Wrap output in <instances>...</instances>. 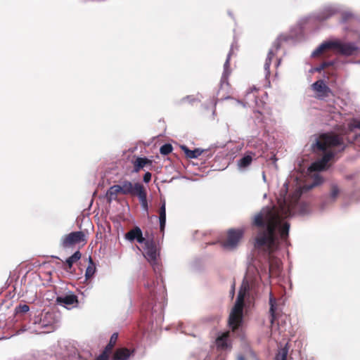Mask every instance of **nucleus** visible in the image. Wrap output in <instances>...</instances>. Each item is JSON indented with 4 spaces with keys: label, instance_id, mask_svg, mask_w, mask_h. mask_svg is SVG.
Segmentation results:
<instances>
[{
    "label": "nucleus",
    "instance_id": "6e6552de",
    "mask_svg": "<svg viewBox=\"0 0 360 360\" xmlns=\"http://www.w3.org/2000/svg\"><path fill=\"white\" fill-rule=\"evenodd\" d=\"M243 309L233 307L229 317V326L233 331L239 328L243 322Z\"/></svg>",
    "mask_w": 360,
    "mask_h": 360
},
{
    "label": "nucleus",
    "instance_id": "20e7f679",
    "mask_svg": "<svg viewBox=\"0 0 360 360\" xmlns=\"http://www.w3.org/2000/svg\"><path fill=\"white\" fill-rule=\"evenodd\" d=\"M87 243V231H73L64 235L60 241V245L63 249L72 248L77 245L82 246Z\"/></svg>",
    "mask_w": 360,
    "mask_h": 360
},
{
    "label": "nucleus",
    "instance_id": "2f4dec72",
    "mask_svg": "<svg viewBox=\"0 0 360 360\" xmlns=\"http://www.w3.org/2000/svg\"><path fill=\"white\" fill-rule=\"evenodd\" d=\"M340 193V190L336 185H333L330 188V198L332 201H335L337 197L338 196Z\"/></svg>",
    "mask_w": 360,
    "mask_h": 360
},
{
    "label": "nucleus",
    "instance_id": "bb28decb",
    "mask_svg": "<svg viewBox=\"0 0 360 360\" xmlns=\"http://www.w3.org/2000/svg\"><path fill=\"white\" fill-rule=\"evenodd\" d=\"M89 263H90V264L87 267V269L86 270V273H85V276H86V278H89L92 277L96 271L94 264L93 260L91 257H89Z\"/></svg>",
    "mask_w": 360,
    "mask_h": 360
},
{
    "label": "nucleus",
    "instance_id": "c85d7f7f",
    "mask_svg": "<svg viewBox=\"0 0 360 360\" xmlns=\"http://www.w3.org/2000/svg\"><path fill=\"white\" fill-rule=\"evenodd\" d=\"M288 349L287 347L282 348L276 356V360H287Z\"/></svg>",
    "mask_w": 360,
    "mask_h": 360
},
{
    "label": "nucleus",
    "instance_id": "79ce46f5",
    "mask_svg": "<svg viewBox=\"0 0 360 360\" xmlns=\"http://www.w3.org/2000/svg\"><path fill=\"white\" fill-rule=\"evenodd\" d=\"M253 91H257V89L255 86L250 88V90H248L247 92V96L250 93L253 92Z\"/></svg>",
    "mask_w": 360,
    "mask_h": 360
},
{
    "label": "nucleus",
    "instance_id": "ddd939ff",
    "mask_svg": "<svg viewBox=\"0 0 360 360\" xmlns=\"http://www.w3.org/2000/svg\"><path fill=\"white\" fill-rule=\"evenodd\" d=\"M125 238L129 241L136 240L139 243H143L147 239L143 237L141 229L135 226L125 234Z\"/></svg>",
    "mask_w": 360,
    "mask_h": 360
},
{
    "label": "nucleus",
    "instance_id": "f8f14e48",
    "mask_svg": "<svg viewBox=\"0 0 360 360\" xmlns=\"http://www.w3.org/2000/svg\"><path fill=\"white\" fill-rule=\"evenodd\" d=\"M254 160H256V153L252 151H247L243 156L238 160V168L240 170H245L251 165Z\"/></svg>",
    "mask_w": 360,
    "mask_h": 360
},
{
    "label": "nucleus",
    "instance_id": "dca6fc26",
    "mask_svg": "<svg viewBox=\"0 0 360 360\" xmlns=\"http://www.w3.org/2000/svg\"><path fill=\"white\" fill-rule=\"evenodd\" d=\"M131 354V352L125 347L118 348L112 356V360H127Z\"/></svg>",
    "mask_w": 360,
    "mask_h": 360
},
{
    "label": "nucleus",
    "instance_id": "ea45409f",
    "mask_svg": "<svg viewBox=\"0 0 360 360\" xmlns=\"http://www.w3.org/2000/svg\"><path fill=\"white\" fill-rule=\"evenodd\" d=\"M96 360H109V356L102 352L98 356L96 357Z\"/></svg>",
    "mask_w": 360,
    "mask_h": 360
},
{
    "label": "nucleus",
    "instance_id": "393cba45",
    "mask_svg": "<svg viewBox=\"0 0 360 360\" xmlns=\"http://www.w3.org/2000/svg\"><path fill=\"white\" fill-rule=\"evenodd\" d=\"M279 262L278 260L271 259L269 261V274L270 276H276L279 272Z\"/></svg>",
    "mask_w": 360,
    "mask_h": 360
},
{
    "label": "nucleus",
    "instance_id": "412c9836",
    "mask_svg": "<svg viewBox=\"0 0 360 360\" xmlns=\"http://www.w3.org/2000/svg\"><path fill=\"white\" fill-rule=\"evenodd\" d=\"M181 149L184 152L186 158H197L200 156L203 152V150L200 148H195L194 150H190L186 146H182Z\"/></svg>",
    "mask_w": 360,
    "mask_h": 360
},
{
    "label": "nucleus",
    "instance_id": "39448f33",
    "mask_svg": "<svg viewBox=\"0 0 360 360\" xmlns=\"http://www.w3.org/2000/svg\"><path fill=\"white\" fill-rule=\"evenodd\" d=\"M243 235V229H230L227 231L226 238L220 241L221 246L226 250H233L238 245Z\"/></svg>",
    "mask_w": 360,
    "mask_h": 360
},
{
    "label": "nucleus",
    "instance_id": "a211bd4d",
    "mask_svg": "<svg viewBox=\"0 0 360 360\" xmlns=\"http://www.w3.org/2000/svg\"><path fill=\"white\" fill-rule=\"evenodd\" d=\"M160 229L161 232H164L166 224V202L165 200H161V206L159 210Z\"/></svg>",
    "mask_w": 360,
    "mask_h": 360
},
{
    "label": "nucleus",
    "instance_id": "6ab92c4d",
    "mask_svg": "<svg viewBox=\"0 0 360 360\" xmlns=\"http://www.w3.org/2000/svg\"><path fill=\"white\" fill-rule=\"evenodd\" d=\"M278 49H279V44H277L276 46V50L274 51V50L271 49V50H269V51L267 54V57L266 58V61H265V63L264 65L266 77H268L270 75V73H271L270 72V66L271 64V61H272L273 58H274V56H276V51Z\"/></svg>",
    "mask_w": 360,
    "mask_h": 360
},
{
    "label": "nucleus",
    "instance_id": "0eeeda50",
    "mask_svg": "<svg viewBox=\"0 0 360 360\" xmlns=\"http://www.w3.org/2000/svg\"><path fill=\"white\" fill-rule=\"evenodd\" d=\"M335 156V153L333 151H327L324 153L323 157L313 162L309 167L310 172H321L326 170L328 168V163Z\"/></svg>",
    "mask_w": 360,
    "mask_h": 360
},
{
    "label": "nucleus",
    "instance_id": "cd10ccee",
    "mask_svg": "<svg viewBox=\"0 0 360 360\" xmlns=\"http://www.w3.org/2000/svg\"><path fill=\"white\" fill-rule=\"evenodd\" d=\"M30 310V307L26 304H20L18 306H17L15 309V312L17 316L20 314H24L27 312H28Z\"/></svg>",
    "mask_w": 360,
    "mask_h": 360
},
{
    "label": "nucleus",
    "instance_id": "7c9ffc66",
    "mask_svg": "<svg viewBox=\"0 0 360 360\" xmlns=\"http://www.w3.org/2000/svg\"><path fill=\"white\" fill-rule=\"evenodd\" d=\"M269 304H270V309L269 313L271 316V322L274 321L275 319V304H276V300L273 297H270L269 299Z\"/></svg>",
    "mask_w": 360,
    "mask_h": 360
},
{
    "label": "nucleus",
    "instance_id": "c756f323",
    "mask_svg": "<svg viewBox=\"0 0 360 360\" xmlns=\"http://www.w3.org/2000/svg\"><path fill=\"white\" fill-rule=\"evenodd\" d=\"M172 146L169 143H165L160 148V152L162 155H167L172 153Z\"/></svg>",
    "mask_w": 360,
    "mask_h": 360
},
{
    "label": "nucleus",
    "instance_id": "c03bdc74",
    "mask_svg": "<svg viewBox=\"0 0 360 360\" xmlns=\"http://www.w3.org/2000/svg\"><path fill=\"white\" fill-rule=\"evenodd\" d=\"M238 360H245V359L243 356H239Z\"/></svg>",
    "mask_w": 360,
    "mask_h": 360
},
{
    "label": "nucleus",
    "instance_id": "5701e85b",
    "mask_svg": "<svg viewBox=\"0 0 360 360\" xmlns=\"http://www.w3.org/2000/svg\"><path fill=\"white\" fill-rule=\"evenodd\" d=\"M232 53V51L231 50L227 56V58L224 65V72L221 77V82H226L229 75L231 74L230 69V58Z\"/></svg>",
    "mask_w": 360,
    "mask_h": 360
},
{
    "label": "nucleus",
    "instance_id": "f257e3e1",
    "mask_svg": "<svg viewBox=\"0 0 360 360\" xmlns=\"http://www.w3.org/2000/svg\"><path fill=\"white\" fill-rule=\"evenodd\" d=\"M289 210L285 207H272L262 209L255 216L252 224L259 229L255 239L256 248L266 247L269 253L272 252L278 245L277 229L281 239H287L290 224L288 222L282 224V213L287 214Z\"/></svg>",
    "mask_w": 360,
    "mask_h": 360
},
{
    "label": "nucleus",
    "instance_id": "423d86ee",
    "mask_svg": "<svg viewBox=\"0 0 360 360\" xmlns=\"http://www.w3.org/2000/svg\"><path fill=\"white\" fill-rule=\"evenodd\" d=\"M144 257L150 262L154 270L159 268L158 257L160 255L159 249L153 238L147 239L144 243Z\"/></svg>",
    "mask_w": 360,
    "mask_h": 360
},
{
    "label": "nucleus",
    "instance_id": "9b49d317",
    "mask_svg": "<svg viewBox=\"0 0 360 360\" xmlns=\"http://www.w3.org/2000/svg\"><path fill=\"white\" fill-rule=\"evenodd\" d=\"M52 314L46 313L42 319H39L38 323L39 330H36L37 333H49L53 329L52 324Z\"/></svg>",
    "mask_w": 360,
    "mask_h": 360
},
{
    "label": "nucleus",
    "instance_id": "4468645a",
    "mask_svg": "<svg viewBox=\"0 0 360 360\" xmlns=\"http://www.w3.org/2000/svg\"><path fill=\"white\" fill-rule=\"evenodd\" d=\"M82 257L81 252L77 250L72 255L69 257L65 262H63V268L67 272H72V266L75 263L78 262Z\"/></svg>",
    "mask_w": 360,
    "mask_h": 360
},
{
    "label": "nucleus",
    "instance_id": "b1692460",
    "mask_svg": "<svg viewBox=\"0 0 360 360\" xmlns=\"http://www.w3.org/2000/svg\"><path fill=\"white\" fill-rule=\"evenodd\" d=\"M229 337V333H224L221 335L216 339L217 347L219 349H224L228 347L227 340Z\"/></svg>",
    "mask_w": 360,
    "mask_h": 360
},
{
    "label": "nucleus",
    "instance_id": "a19ab883",
    "mask_svg": "<svg viewBox=\"0 0 360 360\" xmlns=\"http://www.w3.org/2000/svg\"><path fill=\"white\" fill-rule=\"evenodd\" d=\"M321 181H322V179H321V177H320V176H316V178H315V183H314V185H318V184H321Z\"/></svg>",
    "mask_w": 360,
    "mask_h": 360
},
{
    "label": "nucleus",
    "instance_id": "2eb2a0df",
    "mask_svg": "<svg viewBox=\"0 0 360 360\" xmlns=\"http://www.w3.org/2000/svg\"><path fill=\"white\" fill-rule=\"evenodd\" d=\"M57 304H62L64 307L73 305L78 302L77 297L74 294L66 295L65 296L57 297Z\"/></svg>",
    "mask_w": 360,
    "mask_h": 360
},
{
    "label": "nucleus",
    "instance_id": "a18cd8bd",
    "mask_svg": "<svg viewBox=\"0 0 360 360\" xmlns=\"http://www.w3.org/2000/svg\"><path fill=\"white\" fill-rule=\"evenodd\" d=\"M34 324H37V320H35V321H34Z\"/></svg>",
    "mask_w": 360,
    "mask_h": 360
},
{
    "label": "nucleus",
    "instance_id": "72a5a7b5",
    "mask_svg": "<svg viewBox=\"0 0 360 360\" xmlns=\"http://www.w3.org/2000/svg\"><path fill=\"white\" fill-rule=\"evenodd\" d=\"M333 15V13L330 10L325 11L319 18L321 20H326Z\"/></svg>",
    "mask_w": 360,
    "mask_h": 360
},
{
    "label": "nucleus",
    "instance_id": "473e14b6",
    "mask_svg": "<svg viewBox=\"0 0 360 360\" xmlns=\"http://www.w3.org/2000/svg\"><path fill=\"white\" fill-rule=\"evenodd\" d=\"M333 65V62H323L322 63L320 64V65L319 67H317L316 68V70L317 72H320L322 70H323L324 69H326V68L331 66Z\"/></svg>",
    "mask_w": 360,
    "mask_h": 360
},
{
    "label": "nucleus",
    "instance_id": "1a4fd4ad",
    "mask_svg": "<svg viewBox=\"0 0 360 360\" xmlns=\"http://www.w3.org/2000/svg\"><path fill=\"white\" fill-rule=\"evenodd\" d=\"M311 89L316 92V98L323 100L329 96L330 89L325 84L323 80L319 79L311 84Z\"/></svg>",
    "mask_w": 360,
    "mask_h": 360
},
{
    "label": "nucleus",
    "instance_id": "f3484780",
    "mask_svg": "<svg viewBox=\"0 0 360 360\" xmlns=\"http://www.w3.org/2000/svg\"><path fill=\"white\" fill-rule=\"evenodd\" d=\"M122 194V188L120 184L113 185L110 187L106 193V198L109 202L116 200L117 195Z\"/></svg>",
    "mask_w": 360,
    "mask_h": 360
},
{
    "label": "nucleus",
    "instance_id": "aec40b11",
    "mask_svg": "<svg viewBox=\"0 0 360 360\" xmlns=\"http://www.w3.org/2000/svg\"><path fill=\"white\" fill-rule=\"evenodd\" d=\"M152 161L146 158H137L134 162V172H139L146 165H151Z\"/></svg>",
    "mask_w": 360,
    "mask_h": 360
},
{
    "label": "nucleus",
    "instance_id": "4be33fe9",
    "mask_svg": "<svg viewBox=\"0 0 360 360\" xmlns=\"http://www.w3.org/2000/svg\"><path fill=\"white\" fill-rule=\"evenodd\" d=\"M139 189L140 190L139 191V193L136 195L138 196L143 209L146 211H148V206L147 193H146V189H145L144 186L139 187Z\"/></svg>",
    "mask_w": 360,
    "mask_h": 360
},
{
    "label": "nucleus",
    "instance_id": "9d476101",
    "mask_svg": "<svg viewBox=\"0 0 360 360\" xmlns=\"http://www.w3.org/2000/svg\"><path fill=\"white\" fill-rule=\"evenodd\" d=\"M122 188V195H136L138 193L139 187H143L140 183L132 184L131 181L125 180L120 184Z\"/></svg>",
    "mask_w": 360,
    "mask_h": 360
},
{
    "label": "nucleus",
    "instance_id": "58836bf2",
    "mask_svg": "<svg viewBox=\"0 0 360 360\" xmlns=\"http://www.w3.org/2000/svg\"><path fill=\"white\" fill-rule=\"evenodd\" d=\"M360 129V122L358 121V122H355L354 123L352 124L349 125V130L350 131H352L354 130V129Z\"/></svg>",
    "mask_w": 360,
    "mask_h": 360
},
{
    "label": "nucleus",
    "instance_id": "f03ea898",
    "mask_svg": "<svg viewBox=\"0 0 360 360\" xmlns=\"http://www.w3.org/2000/svg\"><path fill=\"white\" fill-rule=\"evenodd\" d=\"M315 146L320 151H326L336 147H341L342 150H344L346 148L344 134L333 131L321 134L316 139Z\"/></svg>",
    "mask_w": 360,
    "mask_h": 360
},
{
    "label": "nucleus",
    "instance_id": "c9c22d12",
    "mask_svg": "<svg viewBox=\"0 0 360 360\" xmlns=\"http://www.w3.org/2000/svg\"><path fill=\"white\" fill-rule=\"evenodd\" d=\"M114 347H115L114 345L108 343L105 346V347L104 348V349H103V351L102 352L105 353L108 356H110V354H111Z\"/></svg>",
    "mask_w": 360,
    "mask_h": 360
},
{
    "label": "nucleus",
    "instance_id": "4c0bfd02",
    "mask_svg": "<svg viewBox=\"0 0 360 360\" xmlns=\"http://www.w3.org/2000/svg\"><path fill=\"white\" fill-rule=\"evenodd\" d=\"M151 173L149 172H147L146 173H145V174L143 175V180L145 183H148L151 180Z\"/></svg>",
    "mask_w": 360,
    "mask_h": 360
},
{
    "label": "nucleus",
    "instance_id": "e433bc0d",
    "mask_svg": "<svg viewBox=\"0 0 360 360\" xmlns=\"http://www.w3.org/2000/svg\"><path fill=\"white\" fill-rule=\"evenodd\" d=\"M117 339H118V333H114L111 335L110 341H109L108 343L112 344V345H114L115 346V345L117 343Z\"/></svg>",
    "mask_w": 360,
    "mask_h": 360
},
{
    "label": "nucleus",
    "instance_id": "7ed1b4c3",
    "mask_svg": "<svg viewBox=\"0 0 360 360\" xmlns=\"http://www.w3.org/2000/svg\"><path fill=\"white\" fill-rule=\"evenodd\" d=\"M336 49L339 53L343 56L354 55L358 48L352 43H342L340 41H327L321 44L312 53L313 56H318L328 49Z\"/></svg>",
    "mask_w": 360,
    "mask_h": 360
},
{
    "label": "nucleus",
    "instance_id": "f704fd0d",
    "mask_svg": "<svg viewBox=\"0 0 360 360\" xmlns=\"http://www.w3.org/2000/svg\"><path fill=\"white\" fill-rule=\"evenodd\" d=\"M114 347H115L114 345L108 343L105 346V347L104 348V349H103V351L102 352L105 353L108 356H110V354H111Z\"/></svg>",
    "mask_w": 360,
    "mask_h": 360
},
{
    "label": "nucleus",
    "instance_id": "37998d69",
    "mask_svg": "<svg viewBox=\"0 0 360 360\" xmlns=\"http://www.w3.org/2000/svg\"><path fill=\"white\" fill-rule=\"evenodd\" d=\"M46 360H56V357L51 356L49 357V359H47Z\"/></svg>",
    "mask_w": 360,
    "mask_h": 360
},
{
    "label": "nucleus",
    "instance_id": "a878e982",
    "mask_svg": "<svg viewBox=\"0 0 360 360\" xmlns=\"http://www.w3.org/2000/svg\"><path fill=\"white\" fill-rule=\"evenodd\" d=\"M245 296V290H242V289L240 290L233 307L243 309Z\"/></svg>",
    "mask_w": 360,
    "mask_h": 360
}]
</instances>
